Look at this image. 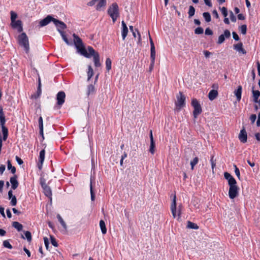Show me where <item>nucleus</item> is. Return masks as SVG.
Segmentation results:
<instances>
[{
  "instance_id": "f257e3e1",
  "label": "nucleus",
  "mask_w": 260,
  "mask_h": 260,
  "mask_svg": "<svg viewBox=\"0 0 260 260\" xmlns=\"http://www.w3.org/2000/svg\"><path fill=\"white\" fill-rule=\"evenodd\" d=\"M73 37L74 38V44L78 52L82 55L87 58H90L91 56H93L94 66L96 67H100L101 66V63L100 62V55L99 53L95 52L93 48L90 46H88L87 48V50L89 52L88 53L87 50L84 47L82 40L75 34H73Z\"/></svg>"
},
{
  "instance_id": "f03ea898",
  "label": "nucleus",
  "mask_w": 260,
  "mask_h": 260,
  "mask_svg": "<svg viewBox=\"0 0 260 260\" xmlns=\"http://www.w3.org/2000/svg\"><path fill=\"white\" fill-rule=\"evenodd\" d=\"M224 178L228 180L230 186L229 196L231 199L236 198L239 194V187L236 185L237 182L235 179L228 172L224 173Z\"/></svg>"
},
{
  "instance_id": "7ed1b4c3",
  "label": "nucleus",
  "mask_w": 260,
  "mask_h": 260,
  "mask_svg": "<svg viewBox=\"0 0 260 260\" xmlns=\"http://www.w3.org/2000/svg\"><path fill=\"white\" fill-rule=\"evenodd\" d=\"M17 41L19 45L23 47L26 53L29 52V45L28 38L25 32H22L18 36Z\"/></svg>"
},
{
  "instance_id": "20e7f679",
  "label": "nucleus",
  "mask_w": 260,
  "mask_h": 260,
  "mask_svg": "<svg viewBox=\"0 0 260 260\" xmlns=\"http://www.w3.org/2000/svg\"><path fill=\"white\" fill-rule=\"evenodd\" d=\"M108 14L115 22L119 16L118 6L116 3H113L108 9Z\"/></svg>"
},
{
  "instance_id": "39448f33",
  "label": "nucleus",
  "mask_w": 260,
  "mask_h": 260,
  "mask_svg": "<svg viewBox=\"0 0 260 260\" xmlns=\"http://www.w3.org/2000/svg\"><path fill=\"white\" fill-rule=\"evenodd\" d=\"M191 105L193 107V115L195 118L201 113L202 110L200 104L196 99H192Z\"/></svg>"
},
{
  "instance_id": "423d86ee",
  "label": "nucleus",
  "mask_w": 260,
  "mask_h": 260,
  "mask_svg": "<svg viewBox=\"0 0 260 260\" xmlns=\"http://www.w3.org/2000/svg\"><path fill=\"white\" fill-rule=\"evenodd\" d=\"M66 94L63 91H59L56 95L57 104L59 106H62L64 103Z\"/></svg>"
},
{
  "instance_id": "0eeeda50",
  "label": "nucleus",
  "mask_w": 260,
  "mask_h": 260,
  "mask_svg": "<svg viewBox=\"0 0 260 260\" xmlns=\"http://www.w3.org/2000/svg\"><path fill=\"white\" fill-rule=\"evenodd\" d=\"M11 25L12 28L17 29L19 32L23 31L22 23L21 20H18L11 22Z\"/></svg>"
},
{
  "instance_id": "6e6552de",
  "label": "nucleus",
  "mask_w": 260,
  "mask_h": 260,
  "mask_svg": "<svg viewBox=\"0 0 260 260\" xmlns=\"http://www.w3.org/2000/svg\"><path fill=\"white\" fill-rule=\"evenodd\" d=\"M230 36H231L230 31L228 29L225 30L224 31V34H222L219 36L218 41H217V44H222L224 41L225 38H229L230 37Z\"/></svg>"
},
{
  "instance_id": "1a4fd4ad",
  "label": "nucleus",
  "mask_w": 260,
  "mask_h": 260,
  "mask_svg": "<svg viewBox=\"0 0 260 260\" xmlns=\"http://www.w3.org/2000/svg\"><path fill=\"white\" fill-rule=\"evenodd\" d=\"M238 138L240 141L243 143L247 142V134L245 130V128L243 127V128L240 131Z\"/></svg>"
},
{
  "instance_id": "9d476101",
  "label": "nucleus",
  "mask_w": 260,
  "mask_h": 260,
  "mask_svg": "<svg viewBox=\"0 0 260 260\" xmlns=\"http://www.w3.org/2000/svg\"><path fill=\"white\" fill-rule=\"evenodd\" d=\"M171 210L174 218L176 217V196H173L172 202L171 205Z\"/></svg>"
},
{
  "instance_id": "9b49d317",
  "label": "nucleus",
  "mask_w": 260,
  "mask_h": 260,
  "mask_svg": "<svg viewBox=\"0 0 260 260\" xmlns=\"http://www.w3.org/2000/svg\"><path fill=\"white\" fill-rule=\"evenodd\" d=\"M54 19H55L53 18L51 16L48 15L46 18L40 21V25L42 27L46 26L51 21H53L54 22Z\"/></svg>"
},
{
  "instance_id": "f8f14e48",
  "label": "nucleus",
  "mask_w": 260,
  "mask_h": 260,
  "mask_svg": "<svg viewBox=\"0 0 260 260\" xmlns=\"http://www.w3.org/2000/svg\"><path fill=\"white\" fill-rule=\"evenodd\" d=\"M54 23L57 27V29L59 28L60 30H62L67 28V25L63 22L59 21L56 19L54 20Z\"/></svg>"
},
{
  "instance_id": "ddd939ff",
  "label": "nucleus",
  "mask_w": 260,
  "mask_h": 260,
  "mask_svg": "<svg viewBox=\"0 0 260 260\" xmlns=\"http://www.w3.org/2000/svg\"><path fill=\"white\" fill-rule=\"evenodd\" d=\"M234 48L239 53H241L243 54L246 53V50L243 48V44L242 43H239L237 44L234 45Z\"/></svg>"
},
{
  "instance_id": "4468645a",
  "label": "nucleus",
  "mask_w": 260,
  "mask_h": 260,
  "mask_svg": "<svg viewBox=\"0 0 260 260\" xmlns=\"http://www.w3.org/2000/svg\"><path fill=\"white\" fill-rule=\"evenodd\" d=\"M17 176L15 175L14 176L11 177L10 181L12 184V188L13 189H15L17 188L18 186V182L17 180Z\"/></svg>"
},
{
  "instance_id": "2eb2a0df",
  "label": "nucleus",
  "mask_w": 260,
  "mask_h": 260,
  "mask_svg": "<svg viewBox=\"0 0 260 260\" xmlns=\"http://www.w3.org/2000/svg\"><path fill=\"white\" fill-rule=\"evenodd\" d=\"M122 29L121 31L122 39L124 40L125 39L128 32V28L126 23L122 21L121 22Z\"/></svg>"
},
{
  "instance_id": "dca6fc26",
  "label": "nucleus",
  "mask_w": 260,
  "mask_h": 260,
  "mask_svg": "<svg viewBox=\"0 0 260 260\" xmlns=\"http://www.w3.org/2000/svg\"><path fill=\"white\" fill-rule=\"evenodd\" d=\"M150 59H151V67H153L155 58V47L150 48Z\"/></svg>"
},
{
  "instance_id": "f3484780",
  "label": "nucleus",
  "mask_w": 260,
  "mask_h": 260,
  "mask_svg": "<svg viewBox=\"0 0 260 260\" xmlns=\"http://www.w3.org/2000/svg\"><path fill=\"white\" fill-rule=\"evenodd\" d=\"M45 150H44V149L42 150L40 152L39 162L40 163V165H38V167L40 170H41L42 169V165H43V163L44 162V158H45Z\"/></svg>"
},
{
  "instance_id": "a211bd4d",
  "label": "nucleus",
  "mask_w": 260,
  "mask_h": 260,
  "mask_svg": "<svg viewBox=\"0 0 260 260\" xmlns=\"http://www.w3.org/2000/svg\"><path fill=\"white\" fill-rule=\"evenodd\" d=\"M98 4L96 6V10L100 11L103 8H104L107 4L106 0H98Z\"/></svg>"
},
{
  "instance_id": "6ab92c4d",
  "label": "nucleus",
  "mask_w": 260,
  "mask_h": 260,
  "mask_svg": "<svg viewBox=\"0 0 260 260\" xmlns=\"http://www.w3.org/2000/svg\"><path fill=\"white\" fill-rule=\"evenodd\" d=\"M218 95V91L216 90H211L208 94V98L210 101L215 99Z\"/></svg>"
},
{
  "instance_id": "aec40b11",
  "label": "nucleus",
  "mask_w": 260,
  "mask_h": 260,
  "mask_svg": "<svg viewBox=\"0 0 260 260\" xmlns=\"http://www.w3.org/2000/svg\"><path fill=\"white\" fill-rule=\"evenodd\" d=\"M242 89V86H239L237 89L234 91L235 95H236L238 101H240L241 99Z\"/></svg>"
},
{
  "instance_id": "412c9836",
  "label": "nucleus",
  "mask_w": 260,
  "mask_h": 260,
  "mask_svg": "<svg viewBox=\"0 0 260 260\" xmlns=\"http://www.w3.org/2000/svg\"><path fill=\"white\" fill-rule=\"evenodd\" d=\"M38 122H39V129H40V134L42 136L43 138H44L43 122V118H42V116H40L39 117Z\"/></svg>"
},
{
  "instance_id": "4be33fe9",
  "label": "nucleus",
  "mask_w": 260,
  "mask_h": 260,
  "mask_svg": "<svg viewBox=\"0 0 260 260\" xmlns=\"http://www.w3.org/2000/svg\"><path fill=\"white\" fill-rule=\"evenodd\" d=\"M43 189L44 193H45V196L51 198V196H52V191H51V190L50 187H49L47 185V186L43 187Z\"/></svg>"
},
{
  "instance_id": "5701e85b",
  "label": "nucleus",
  "mask_w": 260,
  "mask_h": 260,
  "mask_svg": "<svg viewBox=\"0 0 260 260\" xmlns=\"http://www.w3.org/2000/svg\"><path fill=\"white\" fill-rule=\"evenodd\" d=\"M100 226L103 234H106L107 233V228L104 220H101L100 221Z\"/></svg>"
},
{
  "instance_id": "b1692460",
  "label": "nucleus",
  "mask_w": 260,
  "mask_h": 260,
  "mask_svg": "<svg viewBox=\"0 0 260 260\" xmlns=\"http://www.w3.org/2000/svg\"><path fill=\"white\" fill-rule=\"evenodd\" d=\"M12 225L14 228L17 229L18 231H21L23 229V225L17 221H14L12 223Z\"/></svg>"
},
{
  "instance_id": "393cba45",
  "label": "nucleus",
  "mask_w": 260,
  "mask_h": 260,
  "mask_svg": "<svg viewBox=\"0 0 260 260\" xmlns=\"http://www.w3.org/2000/svg\"><path fill=\"white\" fill-rule=\"evenodd\" d=\"M187 228L195 230H198L199 228V226L197 224L189 221L187 222Z\"/></svg>"
},
{
  "instance_id": "a878e982",
  "label": "nucleus",
  "mask_w": 260,
  "mask_h": 260,
  "mask_svg": "<svg viewBox=\"0 0 260 260\" xmlns=\"http://www.w3.org/2000/svg\"><path fill=\"white\" fill-rule=\"evenodd\" d=\"M252 94L254 102H257V100L260 95V92L258 90H252Z\"/></svg>"
},
{
  "instance_id": "bb28decb",
  "label": "nucleus",
  "mask_w": 260,
  "mask_h": 260,
  "mask_svg": "<svg viewBox=\"0 0 260 260\" xmlns=\"http://www.w3.org/2000/svg\"><path fill=\"white\" fill-rule=\"evenodd\" d=\"M57 218L59 221V222L60 223V224H61V225L62 226V227L63 228V229L66 230H67V225H66V222L64 221V220H63V219L62 218V217H61V216L59 215V214H57Z\"/></svg>"
},
{
  "instance_id": "cd10ccee",
  "label": "nucleus",
  "mask_w": 260,
  "mask_h": 260,
  "mask_svg": "<svg viewBox=\"0 0 260 260\" xmlns=\"http://www.w3.org/2000/svg\"><path fill=\"white\" fill-rule=\"evenodd\" d=\"M93 75V71L91 66H89L88 68L87 76L88 80H89Z\"/></svg>"
},
{
  "instance_id": "c85d7f7f",
  "label": "nucleus",
  "mask_w": 260,
  "mask_h": 260,
  "mask_svg": "<svg viewBox=\"0 0 260 260\" xmlns=\"http://www.w3.org/2000/svg\"><path fill=\"white\" fill-rule=\"evenodd\" d=\"M7 164H8V169L9 170H11V172L13 174L15 173V172H16V168H15V167L12 166V164L11 163L10 160H8Z\"/></svg>"
},
{
  "instance_id": "c756f323",
  "label": "nucleus",
  "mask_w": 260,
  "mask_h": 260,
  "mask_svg": "<svg viewBox=\"0 0 260 260\" xmlns=\"http://www.w3.org/2000/svg\"><path fill=\"white\" fill-rule=\"evenodd\" d=\"M58 31H59V32L60 33V35L62 37V39L63 40V41L67 44H69V40L68 39V38H67L66 35L64 34V32L63 31H62L61 30H60L59 28L58 29Z\"/></svg>"
},
{
  "instance_id": "7c9ffc66",
  "label": "nucleus",
  "mask_w": 260,
  "mask_h": 260,
  "mask_svg": "<svg viewBox=\"0 0 260 260\" xmlns=\"http://www.w3.org/2000/svg\"><path fill=\"white\" fill-rule=\"evenodd\" d=\"M195 13V9L192 6H190L189 7V11L188 12V16L189 18L192 17Z\"/></svg>"
},
{
  "instance_id": "2f4dec72",
  "label": "nucleus",
  "mask_w": 260,
  "mask_h": 260,
  "mask_svg": "<svg viewBox=\"0 0 260 260\" xmlns=\"http://www.w3.org/2000/svg\"><path fill=\"white\" fill-rule=\"evenodd\" d=\"M199 161V158L198 157H194L192 160L190 161L191 169L193 170L194 167L198 164Z\"/></svg>"
},
{
  "instance_id": "473e14b6",
  "label": "nucleus",
  "mask_w": 260,
  "mask_h": 260,
  "mask_svg": "<svg viewBox=\"0 0 260 260\" xmlns=\"http://www.w3.org/2000/svg\"><path fill=\"white\" fill-rule=\"evenodd\" d=\"M203 16L206 22H209L211 21V15L209 12L203 13Z\"/></svg>"
},
{
  "instance_id": "72a5a7b5",
  "label": "nucleus",
  "mask_w": 260,
  "mask_h": 260,
  "mask_svg": "<svg viewBox=\"0 0 260 260\" xmlns=\"http://www.w3.org/2000/svg\"><path fill=\"white\" fill-rule=\"evenodd\" d=\"M2 132L3 134V138L4 140H6L7 138L8 135V130L7 127H2Z\"/></svg>"
},
{
  "instance_id": "f704fd0d",
  "label": "nucleus",
  "mask_w": 260,
  "mask_h": 260,
  "mask_svg": "<svg viewBox=\"0 0 260 260\" xmlns=\"http://www.w3.org/2000/svg\"><path fill=\"white\" fill-rule=\"evenodd\" d=\"M106 66L107 71H109L111 69V60L109 58H107L106 60Z\"/></svg>"
},
{
  "instance_id": "c9c22d12",
  "label": "nucleus",
  "mask_w": 260,
  "mask_h": 260,
  "mask_svg": "<svg viewBox=\"0 0 260 260\" xmlns=\"http://www.w3.org/2000/svg\"><path fill=\"white\" fill-rule=\"evenodd\" d=\"M6 122L5 114L2 115L0 116V123L2 127H5V124Z\"/></svg>"
},
{
  "instance_id": "e433bc0d",
  "label": "nucleus",
  "mask_w": 260,
  "mask_h": 260,
  "mask_svg": "<svg viewBox=\"0 0 260 260\" xmlns=\"http://www.w3.org/2000/svg\"><path fill=\"white\" fill-rule=\"evenodd\" d=\"M185 100V98L184 96L180 92V108L184 106Z\"/></svg>"
},
{
  "instance_id": "4c0bfd02",
  "label": "nucleus",
  "mask_w": 260,
  "mask_h": 260,
  "mask_svg": "<svg viewBox=\"0 0 260 260\" xmlns=\"http://www.w3.org/2000/svg\"><path fill=\"white\" fill-rule=\"evenodd\" d=\"M155 142L154 141H152V142H150V146L149 148V152L152 154H153L155 151Z\"/></svg>"
},
{
  "instance_id": "58836bf2",
  "label": "nucleus",
  "mask_w": 260,
  "mask_h": 260,
  "mask_svg": "<svg viewBox=\"0 0 260 260\" xmlns=\"http://www.w3.org/2000/svg\"><path fill=\"white\" fill-rule=\"evenodd\" d=\"M90 194H91V201H93L95 200V195H94V193L93 192L92 186V180L91 179L90 180Z\"/></svg>"
},
{
  "instance_id": "ea45409f",
  "label": "nucleus",
  "mask_w": 260,
  "mask_h": 260,
  "mask_svg": "<svg viewBox=\"0 0 260 260\" xmlns=\"http://www.w3.org/2000/svg\"><path fill=\"white\" fill-rule=\"evenodd\" d=\"M94 91V87L92 85H89L87 87V94L89 95L91 93H93Z\"/></svg>"
},
{
  "instance_id": "a19ab883",
  "label": "nucleus",
  "mask_w": 260,
  "mask_h": 260,
  "mask_svg": "<svg viewBox=\"0 0 260 260\" xmlns=\"http://www.w3.org/2000/svg\"><path fill=\"white\" fill-rule=\"evenodd\" d=\"M3 246L5 247L9 248V249H12V246L10 243L9 241L8 240H5V241H3Z\"/></svg>"
},
{
  "instance_id": "79ce46f5",
  "label": "nucleus",
  "mask_w": 260,
  "mask_h": 260,
  "mask_svg": "<svg viewBox=\"0 0 260 260\" xmlns=\"http://www.w3.org/2000/svg\"><path fill=\"white\" fill-rule=\"evenodd\" d=\"M240 30L243 35H245L247 31V26L245 24L242 25L240 27Z\"/></svg>"
},
{
  "instance_id": "37998d69",
  "label": "nucleus",
  "mask_w": 260,
  "mask_h": 260,
  "mask_svg": "<svg viewBox=\"0 0 260 260\" xmlns=\"http://www.w3.org/2000/svg\"><path fill=\"white\" fill-rule=\"evenodd\" d=\"M204 32V29L201 27H198L194 30V33L197 35H201L203 34Z\"/></svg>"
},
{
  "instance_id": "c03bdc74",
  "label": "nucleus",
  "mask_w": 260,
  "mask_h": 260,
  "mask_svg": "<svg viewBox=\"0 0 260 260\" xmlns=\"http://www.w3.org/2000/svg\"><path fill=\"white\" fill-rule=\"evenodd\" d=\"M24 235L25 236L26 238L27 239V240L28 242H30L32 239L31 233L29 231H26L24 233Z\"/></svg>"
},
{
  "instance_id": "a18cd8bd",
  "label": "nucleus",
  "mask_w": 260,
  "mask_h": 260,
  "mask_svg": "<svg viewBox=\"0 0 260 260\" xmlns=\"http://www.w3.org/2000/svg\"><path fill=\"white\" fill-rule=\"evenodd\" d=\"M11 22H13L16 20V19L17 17V14L14 12V11H11Z\"/></svg>"
},
{
  "instance_id": "49530a36",
  "label": "nucleus",
  "mask_w": 260,
  "mask_h": 260,
  "mask_svg": "<svg viewBox=\"0 0 260 260\" xmlns=\"http://www.w3.org/2000/svg\"><path fill=\"white\" fill-rule=\"evenodd\" d=\"M136 32H137V35L138 36V43H139L141 41V35L140 32L138 31L137 29H135V31L132 32L133 35L134 37L136 38L137 37Z\"/></svg>"
},
{
  "instance_id": "de8ad7c7",
  "label": "nucleus",
  "mask_w": 260,
  "mask_h": 260,
  "mask_svg": "<svg viewBox=\"0 0 260 260\" xmlns=\"http://www.w3.org/2000/svg\"><path fill=\"white\" fill-rule=\"evenodd\" d=\"M210 161L211 163L212 172H213V173H214V169L216 166V162H215V160L214 159V156H212L211 157V158L210 159Z\"/></svg>"
},
{
  "instance_id": "09e8293b",
  "label": "nucleus",
  "mask_w": 260,
  "mask_h": 260,
  "mask_svg": "<svg viewBox=\"0 0 260 260\" xmlns=\"http://www.w3.org/2000/svg\"><path fill=\"white\" fill-rule=\"evenodd\" d=\"M221 11L224 17H226L228 16V10L225 7H222L221 9Z\"/></svg>"
},
{
  "instance_id": "8fccbe9b",
  "label": "nucleus",
  "mask_w": 260,
  "mask_h": 260,
  "mask_svg": "<svg viewBox=\"0 0 260 260\" xmlns=\"http://www.w3.org/2000/svg\"><path fill=\"white\" fill-rule=\"evenodd\" d=\"M234 167H235V173L236 176H237V177L240 179V171L236 165H234Z\"/></svg>"
},
{
  "instance_id": "3c124183",
  "label": "nucleus",
  "mask_w": 260,
  "mask_h": 260,
  "mask_svg": "<svg viewBox=\"0 0 260 260\" xmlns=\"http://www.w3.org/2000/svg\"><path fill=\"white\" fill-rule=\"evenodd\" d=\"M230 19L232 22H235L236 21V17L234 15L232 11H230Z\"/></svg>"
},
{
  "instance_id": "603ef678",
  "label": "nucleus",
  "mask_w": 260,
  "mask_h": 260,
  "mask_svg": "<svg viewBox=\"0 0 260 260\" xmlns=\"http://www.w3.org/2000/svg\"><path fill=\"white\" fill-rule=\"evenodd\" d=\"M50 238H51V242L52 244L55 247H57L58 244H57L55 239L52 236H51Z\"/></svg>"
},
{
  "instance_id": "864d4df0",
  "label": "nucleus",
  "mask_w": 260,
  "mask_h": 260,
  "mask_svg": "<svg viewBox=\"0 0 260 260\" xmlns=\"http://www.w3.org/2000/svg\"><path fill=\"white\" fill-rule=\"evenodd\" d=\"M40 184L42 188L47 186V185L46 184L45 179L43 178H41L40 179Z\"/></svg>"
},
{
  "instance_id": "5fc2aeb1",
  "label": "nucleus",
  "mask_w": 260,
  "mask_h": 260,
  "mask_svg": "<svg viewBox=\"0 0 260 260\" xmlns=\"http://www.w3.org/2000/svg\"><path fill=\"white\" fill-rule=\"evenodd\" d=\"M11 204L12 206H15L17 204V199L15 196H13L11 198Z\"/></svg>"
},
{
  "instance_id": "6e6d98bb",
  "label": "nucleus",
  "mask_w": 260,
  "mask_h": 260,
  "mask_svg": "<svg viewBox=\"0 0 260 260\" xmlns=\"http://www.w3.org/2000/svg\"><path fill=\"white\" fill-rule=\"evenodd\" d=\"M44 244H45V247H46V249H48V247H49V244L48 239L47 237H44Z\"/></svg>"
},
{
  "instance_id": "4d7b16f0",
  "label": "nucleus",
  "mask_w": 260,
  "mask_h": 260,
  "mask_svg": "<svg viewBox=\"0 0 260 260\" xmlns=\"http://www.w3.org/2000/svg\"><path fill=\"white\" fill-rule=\"evenodd\" d=\"M205 35H212L213 34L212 30L209 27L205 29Z\"/></svg>"
},
{
  "instance_id": "13d9d810",
  "label": "nucleus",
  "mask_w": 260,
  "mask_h": 260,
  "mask_svg": "<svg viewBox=\"0 0 260 260\" xmlns=\"http://www.w3.org/2000/svg\"><path fill=\"white\" fill-rule=\"evenodd\" d=\"M256 119V116L255 114H252L250 117V120L252 123H253Z\"/></svg>"
},
{
  "instance_id": "bf43d9fd",
  "label": "nucleus",
  "mask_w": 260,
  "mask_h": 260,
  "mask_svg": "<svg viewBox=\"0 0 260 260\" xmlns=\"http://www.w3.org/2000/svg\"><path fill=\"white\" fill-rule=\"evenodd\" d=\"M232 35L233 39L234 40H235L236 41H238L239 40V37L236 32H233Z\"/></svg>"
},
{
  "instance_id": "052dcab7",
  "label": "nucleus",
  "mask_w": 260,
  "mask_h": 260,
  "mask_svg": "<svg viewBox=\"0 0 260 260\" xmlns=\"http://www.w3.org/2000/svg\"><path fill=\"white\" fill-rule=\"evenodd\" d=\"M15 158H16L17 162H18V164L19 165H21L23 163V160L20 158H19L18 156H16Z\"/></svg>"
},
{
  "instance_id": "680f3d73",
  "label": "nucleus",
  "mask_w": 260,
  "mask_h": 260,
  "mask_svg": "<svg viewBox=\"0 0 260 260\" xmlns=\"http://www.w3.org/2000/svg\"><path fill=\"white\" fill-rule=\"evenodd\" d=\"M98 0H92L87 3V5L89 6H92L95 5V3L98 2Z\"/></svg>"
},
{
  "instance_id": "e2e57ef3",
  "label": "nucleus",
  "mask_w": 260,
  "mask_h": 260,
  "mask_svg": "<svg viewBox=\"0 0 260 260\" xmlns=\"http://www.w3.org/2000/svg\"><path fill=\"white\" fill-rule=\"evenodd\" d=\"M204 54L205 55V56L206 57V58H208L209 57V56L211 55V53L210 52H209V51L208 50H204Z\"/></svg>"
},
{
  "instance_id": "0e129e2a",
  "label": "nucleus",
  "mask_w": 260,
  "mask_h": 260,
  "mask_svg": "<svg viewBox=\"0 0 260 260\" xmlns=\"http://www.w3.org/2000/svg\"><path fill=\"white\" fill-rule=\"evenodd\" d=\"M6 169V167L4 165H2L0 166V173L1 174H3L4 172Z\"/></svg>"
},
{
  "instance_id": "69168bd1",
  "label": "nucleus",
  "mask_w": 260,
  "mask_h": 260,
  "mask_svg": "<svg viewBox=\"0 0 260 260\" xmlns=\"http://www.w3.org/2000/svg\"><path fill=\"white\" fill-rule=\"evenodd\" d=\"M23 250L26 252L28 257H30L31 253H30V252L29 251V250H28L25 247H24L23 248Z\"/></svg>"
},
{
  "instance_id": "338daca9",
  "label": "nucleus",
  "mask_w": 260,
  "mask_h": 260,
  "mask_svg": "<svg viewBox=\"0 0 260 260\" xmlns=\"http://www.w3.org/2000/svg\"><path fill=\"white\" fill-rule=\"evenodd\" d=\"M4 210H5L4 208L2 207H0V213L4 217H5Z\"/></svg>"
},
{
  "instance_id": "774afa93",
  "label": "nucleus",
  "mask_w": 260,
  "mask_h": 260,
  "mask_svg": "<svg viewBox=\"0 0 260 260\" xmlns=\"http://www.w3.org/2000/svg\"><path fill=\"white\" fill-rule=\"evenodd\" d=\"M258 74L260 76V63L258 61L256 62Z\"/></svg>"
}]
</instances>
